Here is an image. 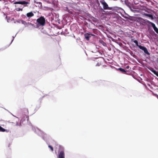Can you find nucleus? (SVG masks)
<instances>
[{
    "label": "nucleus",
    "mask_w": 158,
    "mask_h": 158,
    "mask_svg": "<svg viewBox=\"0 0 158 158\" xmlns=\"http://www.w3.org/2000/svg\"><path fill=\"white\" fill-rule=\"evenodd\" d=\"M153 28L155 31L158 34V28L156 27L155 24L154 25Z\"/></svg>",
    "instance_id": "2eb2a0df"
},
{
    "label": "nucleus",
    "mask_w": 158,
    "mask_h": 158,
    "mask_svg": "<svg viewBox=\"0 0 158 158\" xmlns=\"http://www.w3.org/2000/svg\"><path fill=\"white\" fill-rule=\"evenodd\" d=\"M123 3H124L125 5L127 6H129L130 2L128 0H119Z\"/></svg>",
    "instance_id": "9b49d317"
},
{
    "label": "nucleus",
    "mask_w": 158,
    "mask_h": 158,
    "mask_svg": "<svg viewBox=\"0 0 158 158\" xmlns=\"http://www.w3.org/2000/svg\"><path fill=\"white\" fill-rule=\"evenodd\" d=\"M94 35L90 33H86L84 34L85 38L88 41L89 40V38L91 37V36Z\"/></svg>",
    "instance_id": "6e6552de"
},
{
    "label": "nucleus",
    "mask_w": 158,
    "mask_h": 158,
    "mask_svg": "<svg viewBox=\"0 0 158 158\" xmlns=\"http://www.w3.org/2000/svg\"><path fill=\"white\" fill-rule=\"evenodd\" d=\"M75 27H76V29H77V26L76 25Z\"/></svg>",
    "instance_id": "473e14b6"
},
{
    "label": "nucleus",
    "mask_w": 158,
    "mask_h": 158,
    "mask_svg": "<svg viewBox=\"0 0 158 158\" xmlns=\"http://www.w3.org/2000/svg\"><path fill=\"white\" fill-rule=\"evenodd\" d=\"M143 16H146L149 17L151 20H152L154 19V18L152 15L148 14L145 13H143Z\"/></svg>",
    "instance_id": "9d476101"
},
{
    "label": "nucleus",
    "mask_w": 158,
    "mask_h": 158,
    "mask_svg": "<svg viewBox=\"0 0 158 158\" xmlns=\"http://www.w3.org/2000/svg\"><path fill=\"white\" fill-rule=\"evenodd\" d=\"M146 23V25H147L148 27H150L152 26V27H153L154 26V25H155L154 23L149 21L148 20H147Z\"/></svg>",
    "instance_id": "1a4fd4ad"
},
{
    "label": "nucleus",
    "mask_w": 158,
    "mask_h": 158,
    "mask_svg": "<svg viewBox=\"0 0 158 158\" xmlns=\"http://www.w3.org/2000/svg\"><path fill=\"white\" fill-rule=\"evenodd\" d=\"M16 34L14 36H13V39L12 40H11V43H10V44H11V43L14 40V39L15 38V37L16 36Z\"/></svg>",
    "instance_id": "393cba45"
},
{
    "label": "nucleus",
    "mask_w": 158,
    "mask_h": 158,
    "mask_svg": "<svg viewBox=\"0 0 158 158\" xmlns=\"http://www.w3.org/2000/svg\"><path fill=\"white\" fill-rule=\"evenodd\" d=\"M19 10L20 11V10H21V11H22L23 10V9L22 8V9H21V8H19Z\"/></svg>",
    "instance_id": "7c9ffc66"
},
{
    "label": "nucleus",
    "mask_w": 158,
    "mask_h": 158,
    "mask_svg": "<svg viewBox=\"0 0 158 158\" xmlns=\"http://www.w3.org/2000/svg\"><path fill=\"white\" fill-rule=\"evenodd\" d=\"M16 125L17 126H19V124L18 122H17Z\"/></svg>",
    "instance_id": "c756f323"
},
{
    "label": "nucleus",
    "mask_w": 158,
    "mask_h": 158,
    "mask_svg": "<svg viewBox=\"0 0 158 158\" xmlns=\"http://www.w3.org/2000/svg\"><path fill=\"white\" fill-rule=\"evenodd\" d=\"M28 24L31 25L32 26H34V24H32V23H28Z\"/></svg>",
    "instance_id": "cd10ccee"
},
{
    "label": "nucleus",
    "mask_w": 158,
    "mask_h": 158,
    "mask_svg": "<svg viewBox=\"0 0 158 158\" xmlns=\"http://www.w3.org/2000/svg\"><path fill=\"white\" fill-rule=\"evenodd\" d=\"M96 48L98 49L99 48L100 46L98 45H96Z\"/></svg>",
    "instance_id": "a878e982"
},
{
    "label": "nucleus",
    "mask_w": 158,
    "mask_h": 158,
    "mask_svg": "<svg viewBox=\"0 0 158 158\" xmlns=\"http://www.w3.org/2000/svg\"><path fill=\"white\" fill-rule=\"evenodd\" d=\"M139 48L141 49L142 50H143V51H144V50L146 49V48L145 47H144V46H139Z\"/></svg>",
    "instance_id": "a211bd4d"
},
{
    "label": "nucleus",
    "mask_w": 158,
    "mask_h": 158,
    "mask_svg": "<svg viewBox=\"0 0 158 158\" xmlns=\"http://www.w3.org/2000/svg\"><path fill=\"white\" fill-rule=\"evenodd\" d=\"M26 15L28 18H30L34 16V14L32 11H31L27 13Z\"/></svg>",
    "instance_id": "f8f14e48"
},
{
    "label": "nucleus",
    "mask_w": 158,
    "mask_h": 158,
    "mask_svg": "<svg viewBox=\"0 0 158 158\" xmlns=\"http://www.w3.org/2000/svg\"><path fill=\"white\" fill-rule=\"evenodd\" d=\"M57 158H65L64 149L63 148L60 149L58 152Z\"/></svg>",
    "instance_id": "7ed1b4c3"
},
{
    "label": "nucleus",
    "mask_w": 158,
    "mask_h": 158,
    "mask_svg": "<svg viewBox=\"0 0 158 158\" xmlns=\"http://www.w3.org/2000/svg\"><path fill=\"white\" fill-rule=\"evenodd\" d=\"M21 22L22 24H24L25 26H27V24H28V23L26 22L25 21L23 20H21Z\"/></svg>",
    "instance_id": "f3484780"
},
{
    "label": "nucleus",
    "mask_w": 158,
    "mask_h": 158,
    "mask_svg": "<svg viewBox=\"0 0 158 158\" xmlns=\"http://www.w3.org/2000/svg\"><path fill=\"white\" fill-rule=\"evenodd\" d=\"M122 10L124 12V13H125V14L127 16H125L124 15H122V17H123L125 19H128V16H129V15L128 14H127L125 12L124 10L123 9H122Z\"/></svg>",
    "instance_id": "dca6fc26"
},
{
    "label": "nucleus",
    "mask_w": 158,
    "mask_h": 158,
    "mask_svg": "<svg viewBox=\"0 0 158 158\" xmlns=\"http://www.w3.org/2000/svg\"><path fill=\"white\" fill-rule=\"evenodd\" d=\"M100 2L103 6V8L104 10H109V7L108 6V4L105 2L104 0H102L100 1Z\"/></svg>",
    "instance_id": "39448f33"
},
{
    "label": "nucleus",
    "mask_w": 158,
    "mask_h": 158,
    "mask_svg": "<svg viewBox=\"0 0 158 158\" xmlns=\"http://www.w3.org/2000/svg\"><path fill=\"white\" fill-rule=\"evenodd\" d=\"M32 128L33 131H34L35 133L41 136L43 139L45 141H47L46 138L48 137V136L46 134L44 133L37 127H33V126H32Z\"/></svg>",
    "instance_id": "f257e3e1"
},
{
    "label": "nucleus",
    "mask_w": 158,
    "mask_h": 158,
    "mask_svg": "<svg viewBox=\"0 0 158 158\" xmlns=\"http://www.w3.org/2000/svg\"><path fill=\"white\" fill-rule=\"evenodd\" d=\"M99 43L102 44L104 46H106V44L102 40H99Z\"/></svg>",
    "instance_id": "ddd939ff"
},
{
    "label": "nucleus",
    "mask_w": 158,
    "mask_h": 158,
    "mask_svg": "<svg viewBox=\"0 0 158 158\" xmlns=\"http://www.w3.org/2000/svg\"><path fill=\"white\" fill-rule=\"evenodd\" d=\"M48 147L49 148H50L51 149V151H53V147L51 145H49L48 146Z\"/></svg>",
    "instance_id": "5701e85b"
},
{
    "label": "nucleus",
    "mask_w": 158,
    "mask_h": 158,
    "mask_svg": "<svg viewBox=\"0 0 158 158\" xmlns=\"http://www.w3.org/2000/svg\"><path fill=\"white\" fill-rule=\"evenodd\" d=\"M133 42L137 46H138V47H139V46H141V45H138V41L137 40H133Z\"/></svg>",
    "instance_id": "412c9836"
},
{
    "label": "nucleus",
    "mask_w": 158,
    "mask_h": 158,
    "mask_svg": "<svg viewBox=\"0 0 158 158\" xmlns=\"http://www.w3.org/2000/svg\"><path fill=\"white\" fill-rule=\"evenodd\" d=\"M129 5L127 6L130 9L131 12L134 13H135L136 12L137 10L133 7V4L130 3Z\"/></svg>",
    "instance_id": "423d86ee"
},
{
    "label": "nucleus",
    "mask_w": 158,
    "mask_h": 158,
    "mask_svg": "<svg viewBox=\"0 0 158 158\" xmlns=\"http://www.w3.org/2000/svg\"><path fill=\"white\" fill-rule=\"evenodd\" d=\"M118 70H119L120 71L122 72H124V73H126V71L124 69H122V68H119L118 69Z\"/></svg>",
    "instance_id": "aec40b11"
},
{
    "label": "nucleus",
    "mask_w": 158,
    "mask_h": 158,
    "mask_svg": "<svg viewBox=\"0 0 158 158\" xmlns=\"http://www.w3.org/2000/svg\"><path fill=\"white\" fill-rule=\"evenodd\" d=\"M129 65H127V66H126V68L127 69H129Z\"/></svg>",
    "instance_id": "c85d7f7f"
},
{
    "label": "nucleus",
    "mask_w": 158,
    "mask_h": 158,
    "mask_svg": "<svg viewBox=\"0 0 158 158\" xmlns=\"http://www.w3.org/2000/svg\"><path fill=\"white\" fill-rule=\"evenodd\" d=\"M147 19H144L142 18H140L139 19V22L140 24L144 26H146V23Z\"/></svg>",
    "instance_id": "0eeeda50"
},
{
    "label": "nucleus",
    "mask_w": 158,
    "mask_h": 158,
    "mask_svg": "<svg viewBox=\"0 0 158 158\" xmlns=\"http://www.w3.org/2000/svg\"><path fill=\"white\" fill-rule=\"evenodd\" d=\"M17 22H18V23H21V20H17Z\"/></svg>",
    "instance_id": "bb28decb"
},
{
    "label": "nucleus",
    "mask_w": 158,
    "mask_h": 158,
    "mask_svg": "<svg viewBox=\"0 0 158 158\" xmlns=\"http://www.w3.org/2000/svg\"><path fill=\"white\" fill-rule=\"evenodd\" d=\"M14 4H19L22 5H24V6H27V5H26L28 4H29V2L25 1H22L15 2H14Z\"/></svg>",
    "instance_id": "20e7f679"
},
{
    "label": "nucleus",
    "mask_w": 158,
    "mask_h": 158,
    "mask_svg": "<svg viewBox=\"0 0 158 158\" xmlns=\"http://www.w3.org/2000/svg\"><path fill=\"white\" fill-rule=\"evenodd\" d=\"M35 3H36L37 4L39 3V5H40V6H39V5H38V6H41V3L40 2H36V1H35Z\"/></svg>",
    "instance_id": "b1692460"
},
{
    "label": "nucleus",
    "mask_w": 158,
    "mask_h": 158,
    "mask_svg": "<svg viewBox=\"0 0 158 158\" xmlns=\"http://www.w3.org/2000/svg\"><path fill=\"white\" fill-rule=\"evenodd\" d=\"M151 71L157 77H158V73L154 70L153 69L151 70Z\"/></svg>",
    "instance_id": "4468645a"
},
{
    "label": "nucleus",
    "mask_w": 158,
    "mask_h": 158,
    "mask_svg": "<svg viewBox=\"0 0 158 158\" xmlns=\"http://www.w3.org/2000/svg\"><path fill=\"white\" fill-rule=\"evenodd\" d=\"M36 26L37 27L43 26L45 24V19L44 17L41 16L36 20Z\"/></svg>",
    "instance_id": "f03ea898"
},
{
    "label": "nucleus",
    "mask_w": 158,
    "mask_h": 158,
    "mask_svg": "<svg viewBox=\"0 0 158 158\" xmlns=\"http://www.w3.org/2000/svg\"><path fill=\"white\" fill-rule=\"evenodd\" d=\"M97 3L98 6H99L100 5L99 3L98 2Z\"/></svg>",
    "instance_id": "2f4dec72"
},
{
    "label": "nucleus",
    "mask_w": 158,
    "mask_h": 158,
    "mask_svg": "<svg viewBox=\"0 0 158 158\" xmlns=\"http://www.w3.org/2000/svg\"><path fill=\"white\" fill-rule=\"evenodd\" d=\"M6 131V129L0 126V131L4 132Z\"/></svg>",
    "instance_id": "4be33fe9"
},
{
    "label": "nucleus",
    "mask_w": 158,
    "mask_h": 158,
    "mask_svg": "<svg viewBox=\"0 0 158 158\" xmlns=\"http://www.w3.org/2000/svg\"><path fill=\"white\" fill-rule=\"evenodd\" d=\"M143 51H144V52L145 53H146V54H147L148 55H150V53L148 51V49L147 48H146V49L144 50Z\"/></svg>",
    "instance_id": "6ab92c4d"
}]
</instances>
